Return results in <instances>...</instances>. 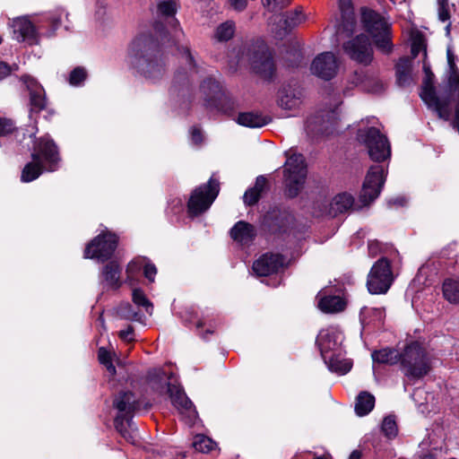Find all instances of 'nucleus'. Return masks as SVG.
Returning a JSON list of instances; mask_svg holds the SVG:
<instances>
[{
    "label": "nucleus",
    "instance_id": "obj_1",
    "mask_svg": "<svg viewBox=\"0 0 459 459\" xmlns=\"http://www.w3.org/2000/svg\"><path fill=\"white\" fill-rule=\"evenodd\" d=\"M130 56L137 72L146 80L156 82L163 78L166 64L157 42L150 36L135 38L130 45Z\"/></svg>",
    "mask_w": 459,
    "mask_h": 459
},
{
    "label": "nucleus",
    "instance_id": "obj_2",
    "mask_svg": "<svg viewBox=\"0 0 459 459\" xmlns=\"http://www.w3.org/2000/svg\"><path fill=\"white\" fill-rule=\"evenodd\" d=\"M401 370L411 383L423 378L431 370L430 360L425 349L417 342L405 346L400 356Z\"/></svg>",
    "mask_w": 459,
    "mask_h": 459
},
{
    "label": "nucleus",
    "instance_id": "obj_3",
    "mask_svg": "<svg viewBox=\"0 0 459 459\" xmlns=\"http://www.w3.org/2000/svg\"><path fill=\"white\" fill-rule=\"evenodd\" d=\"M149 375L151 377L150 383L152 388L160 394L166 391L169 395L172 404L180 414L186 416L189 421H193L197 418V411L193 403L178 386L166 380L165 374L161 370L153 369L149 372Z\"/></svg>",
    "mask_w": 459,
    "mask_h": 459
},
{
    "label": "nucleus",
    "instance_id": "obj_4",
    "mask_svg": "<svg viewBox=\"0 0 459 459\" xmlns=\"http://www.w3.org/2000/svg\"><path fill=\"white\" fill-rule=\"evenodd\" d=\"M361 22L364 29L370 34L377 48L384 54L393 50L391 42V28L386 21L377 13L363 9Z\"/></svg>",
    "mask_w": 459,
    "mask_h": 459
},
{
    "label": "nucleus",
    "instance_id": "obj_5",
    "mask_svg": "<svg viewBox=\"0 0 459 459\" xmlns=\"http://www.w3.org/2000/svg\"><path fill=\"white\" fill-rule=\"evenodd\" d=\"M284 184L286 195L296 197L303 187L307 177L305 159L301 154L290 155L284 164Z\"/></svg>",
    "mask_w": 459,
    "mask_h": 459
},
{
    "label": "nucleus",
    "instance_id": "obj_6",
    "mask_svg": "<svg viewBox=\"0 0 459 459\" xmlns=\"http://www.w3.org/2000/svg\"><path fill=\"white\" fill-rule=\"evenodd\" d=\"M423 71L425 77L422 82L420 98L429 108H432L437 113L440 118L450 120L452 112L448 108L449 103L446 102V98H445L443 95H440V92L437 94L435 91V76L430 70V66L426 62L423 63Z\"/></svg>",
    "mask_w": 459,
    "mask_h": 459
},
{
    "label": "nucleus",
    "instance_id": "obj_7",
    "mask_svg": "<svg viewBox=\"0 0 459 459\" xmlns=\"http://www.w3.org/2000/svg\"><path fill=\"white\" fill-rule=\"evenodd\" d=\"M220 192V183L214 177H211L207 184L195 188L187 203L190 216H197L207 211Z\"/></svg>",
    "mask_w": 459,
    "mask_h": 459
},
{
    "label": "nucleus",
    "instance_id": "obj_8",
    "mask_svg": "<svg viewBox=\"0 0 459 459\" xmlns=\"http://www.w3.org/2000/svg\"><path fill=\"white\" fill-rule=\"evenodd\" d=\"M358 138L365 143L370 159L377 162H382L391 156V146L385 135L382 134L376 127L360 129Z\"/></svg>",
    "mask_w": 459,
    "mask_h": 459
},
{
    "label": "nucleus",
    "instance_id": "obj_9",
    "mask_svg": "<svg viewBox=\"0 0 459 459\" xmlns=\"http://www.w3.org/2000/svg\"><path fill=\"white\" fill-rule=\"evenodd\" d=\"M394 281V274L390 261L382 257L371 267L368 275L367 287L372 294H385L390 289Z\"/></svg>",
    "mask_w": 459,
    "mask_h": 459
},
{
    "label": "nucleus",
    "instance_id": "obj_10",
    "mask_svg": "<svg viewBox=\"0 0 459 459\" xmlns=\"http://www.w3.org/2000/svg\"><path fill=\"white\" fill-rule=\"evenodd\" d=\"M118 237L110 231H103L89 242L84 249V258L108 260L117 249Z\"/></svg>",
    "mask_w": 459,
    "mask_h": 459
},
{
    "label": "nucleus",
    "instance_id": "obj_11",
    "mask_svg": "<svg viewBox=\"0 0 459 459\" xmlns=\"http://www.w3.org/2000/svg\"><path fill=\"white\" fill-rule=\"evenodd\" d=\"M385 181V170L382 165L371 166L366 175L359 194V202L368 205L374 202L381 193Z\"/></svg>",
    "mask_w": 459,
    "mask_h": 459
},
{
    "label": "nucleus",
    "instance_id": "obj_12",
    "mask_svg": "<svg viewBox=\"0 0 459 459\" xmlns=\"http://www.w3.org/2000/svg\"><path fill=\"white\" fill-rule=\"evenodd\" d=\"M31 158L35 161L43 160L48 171H55L61 160L56 144L48 137H41L35 143Z\"/></svg>",
    "mask_w": 459,
    "mask_h": 459
},
{
    "label": "nucleus",
    "instance_id": "obj_13",
    "mask_svg": "<svg viewBox=\"0 0 459 459\" xmlns=\"http://www.w3.org/2000/svg\"><path fill=\"white\" fill-rule=\"evenodd\" d=\"M250 52V64L253 70L264 79L273 78L275 73V65L268 47L260 43Z\"/></svg>",
    "mask_w": 459,
    "mask_h": 459
},
{
    "label": "nucleus",
    "instance_id": "obj_14",
    "mask_svg": "<svg viewBox=\"0 0 459 459\" xmlns=\"http://www.w3.org/2000/svg\"><path fill=\"white\" fill-rule=\"evenodd\" d=\"M344 52L353 61L368 65L373 60V48L368 38L360 34L343 44Z\"/></svg>",
    "mask_w": 459,
    "mask_h": 459
},
{
    "label": "nucleus",
    "instance_id": "obj_15",
    "mask_svg": "<svg viewBox=\"0 0 459 459\" xmlns=\"http://www.w3.org/2000/svg\"><path fill=\"white\" fill-rule=\"evenodd\" d=\"M339 65V59L333 53L323 52L314 58L310 70L316 76L329 81L337 74Z\"/></svg>",
    "mask_w": 459,
    "mask_h": 459
},
{
    "label": "nucleus",
    "instance_id": "obj_16",
    "mask_svg": "<svg viewBox=\"0 0 459 459\" xmlns=\"http://www.w3.org/2000/svg\"><path fill=\"white\" fill-rule=\"evenodd\" d=\"M285 264V257L280 254L266 253L253 264V271L258 276L276 273Z\"/></svg>",
    "mask_w": 459,
    "mask_h": 459
},
{
    "label": "nucleus",
    "instance_id": "obj_17",
    "mask_svg": "<svg viewBox=\"0 0 459 459\" xmlns=\"http://www.w3.org/2000/svg\"><path fill=\"white\" fill-rule=\"evenodd\" d=\"M113 406L117 410V416L123 420L133 417V413L140 409V403L132 392H120L113 400Z\"/></svg>",
    "mask_w": 459,
    "mask_h": 459
},
{
    "label": "nucleus",
    "instance_id": "obj_18",
    "mask_svg": "<svg viewBox=\"0 0 459 459\" xmlns=\"http://www.w3.org/2000/svg\"><path fill=\"white\" fill-rule=\"evenodd\" d=\"M13 34L18 41L26 42L29 45H35L39 42L36 30L27 18H18L13 22Z\"/></svg>",
    "mask_w": 459,
    "mask_h": 459
},
{
    "label": "nucleus",
    "instance_id": "obj_19",
    "mask_svg": "<svg viewBox=\"0 0 459 459\" xmlns=\"http://www.w3.org/2000/svg\"><path fill=\"white\" fill-rule=\"evenodd\" d=\"M339 9L342 15V22L338 26L337 32L351 35L355 30L356 21L351 0H338Z\"/></svg>",
    "mask_w": 459,
    "mask_h": 459
},
{
    "label": "nucleus",
    "instance_id": "obj_20",
    "mask_svg": "<svg viewBox=\"0 0 459 459\" xmlns=\"http://www.w3.org/2000/svg\"><path fill=\"white\" fill-rule=\"evenodd\" d=\"M256 235L255 227L244 221H238L230 230L231 238L242 245H246L253 241Z\"/></svg>",
    "mask_w": 459,
    "mask_h": 459
},
{
    "label": "nucleus",
    "instance_id": "obj_21",
    "mask_svg": "<svg viewBox=\"0 0 459 459\" xmlns=\"http://www.w3.org/2000/svg\"><path fill=\"white\" fill-rule=\"evenodd\" d=\"M396 82L400 87H410L415 83L412 74V61L407 57L401 58L396 64Z\"/></svg>",
    "mask_w": 459,
    "mask_h": 459
},
{
    "label": "nucleus",
    "instance_id": "obj_22",
    "mask_svg": "<svg viewBox=\"0 0 459 459\" xmlns=\"http://www.w3.org/2000/svg\"><path fill=\"white\" fill-rule=\"evenodd\" d=\"M116 429L120 435L130 444H138V434L135 429H133L132 418L123 419L121 416H117L114 421Z\"/></svg>",
    "mask_w": 459,
    "mask_h": 459
},
{
    "label": "nucleus",
    "instance_id": "obj_23",
    "mask_svg": "<svg viewBox=\"0 0 459 459\" xmlns=\"http://www.w3.org/2000/svg\"><path fill=\"white\" fill-rule=\"evenodd\" d=\"M322 355L329 368L333 372L344 375L348 373L352 368V361L349 359L342 357L340 354L327 355L322 351Z\"/></svg>",
    "mask_w": 459,
    "mask_h": 459
},
{
    "label": "nucleus",
    "instance_id": "obj_24",
    "mask_svg": "<svg viewBox=\"0 0 459 459\" xmlns=\"http://www.w3.org/2000/svg\"><path fill=\"white\" fill-rule=\"evenodd\" d=\"M121 268L117 262L110 261L102 269V280L108 287L117 289L121 285Z\"/></svg>",
    "mask_w": 459,
    "mask_h": 459
},
{
    "label": "nucleus",
    "instance_id": "obj_25",
    "mask_svg": "<svg viewBox=\"0 0 459 459\" xmlns=\"http://www.w3.org/2000/svg\"><path fill=\"white\" fill-rule=\"evenodd\" d=\"M267 186V179L264 176H258L255 179V186L253 187L248 188L243 196V201L245 204L251 206L255 204L261 195L264 192Z\"/></svg>",
    "mask_w": 459,
    "mask_h": 459
},
{
    "label": "nucleus",
    "instance_id": "obj_26",
    "mask_svg": "<svg viewBox=\"0 0 459 459\" xmlns=\"http://www.w3.org/2000/svg\"><path fill=\"white\" fill-rule=\"evenodd\" d=\"M375 396L367 391L360 392L355 402V412L358 416L368 415L375 407Z\"/></svg>",
    "mask_w": 459,
    "mask_h": 459
},
{
    "label": "nucleus",
    "instance_id": "obj_27",
    "mask_svg": "<svg viewBox=\"0 0 459 459\" xmlns=\"http://www.w3.org/2000/svg\"><path fill=\"white\" fill-rule=\"evenodd\" d=\"M318 307L325 313H338L344 309L345 303L339 296H325L320 299Z\"/></svg>",
    "mask_w": 459,
    "mask_h": 459
},
{
    "label": "nucleus",
    "instance_id": "obj_28",
    "mask_svg": "<svg viewBox=\"0 0 459 459\" xmlns=\"http://www.w3.org/2000/svg\"><path fill=\"white\" fill-rule=\"evenodd\" d=\"M270 119L257 113L246 112L238 117V123L248 127H261L269 123Z\"/></svg>",
    "mask_w": 459,
    "mask_h": 459
},
{
    "label": "nucleus",
    "instance_id": "obj_29",
    "mask_svg": "<svg viewBox=\"0 0 459 459\" xmlns=\"http://www.w3.org/2000/svg\"><path fill=\"white\" fill-rule=\"evenodd\" d=\"M300 97L290 90H283L280 92L278 104L285 110H296L300 105Z\"/></svg>",
    "mask_w": 459,
    "mask_h": 459
},
{
    "label": "nucleus",
    "instance_id": "obj_30",
    "mask_svg": "<svg viewBox=\"0 0 459 459\" xmlns=\"http://www.w3.org/2000/svg\"><path fill=\"white\" fill-rule=\"evenodd\" d=\"M400 356L401 353L396 350L389 348L375 351L372 353V359L375 362L388 365H394L400 361Z\"/></svg>",
    "mask_w": 459,
    "mask_h": 459
},
{
    "label": "nucleus",
    "instance_id": "obj_31",
    "mask_svg": "<svg viewBox=\"0 0 459 459\" xmlns=\"http://www.w3.org/2000/svg\"><path fill=\"white\" fill-rule=\"evenodd\" d=\"M354 204V197L349 193H341L336 195L332 203L331 209L335 213H342L350 210Z\"/></svg>",
    "mask_w": 459,
    "mask_h": 459
},
{
    "label": "nucleus",
    "instance_id": "obj_32",
    "mask_svg": "<svg viewBox=\"0 0 459 459\" xmlns=\"http://www.w3.org/2000/svg\"><path fill=\"white\" fill-rule=\"evenodd\" d=\"M30 101L31 111L39 112L46 108L47 100L45 91L40 86H33L30 90Z\"/></svg>",
    "mask_w": 459,
    "mask_h": 459
},
{
    "label": "nucleus",
    "instance_id": "obj_33",
    "mask_svg": "<svg viewBox=\"0 0 459 459\" xmlns=\"http://www.w3.org/2000/svg\"><path fill=\"white\" fill-rule=\"evenodd\" d=\"M192 446L195 451L207 454L217 448V444L209 437L204 434H197L194 437Z\"/></svg>",
    "mask_w": 459,
    "mask_h": 459
},
{
    "label": "nucleus",
    "instance_id": "obj_34",
    "mask_svg": "<svg viewBox=\"0 0 459 459\" xmlns=\"http://www.w3.org/2000/svg\"><path fill=\"white\" fill-rule=\"evenodd\" d=\"M443 295L448 302L459 304V280H446L443 283Z\"/></svg>",
    "mask_w": 459,
    "mask_h": 459
},
{
    "label": "nucleus",
    "instance_id": "obj_35",
    "mask_svg": "<svg viewBox=\"0 0 459 459\" xmlns=\"http://www.w3.org/2000/svg\"><path fill=\"white\" fill-rule=\"evenodd\" d=\"M43 171V166L40 161H32L25 165L22 171L21 179L22 182H31L38 178Z\"/></svg>",
    "mask_w": 459,
    "mask_h": 459
},
{
    "label": "nucleus",
    "instance_id": "obj_36",
    "mask_svg": "<svg viewBox=\"0 0 459 459\" xmlns=\"http://www.w3.org/2000/svg\"><path fill=\"white\" fill-rule=\"evenodd\" d=\"M284 30L295 28L306 21V15L302 13L301 9H295L290 11L283 15Z\"/></svg>",
    "mask_w": 459,
    "mask_h": 459
},
{
    "label": "nucleus",
    "instance_id": "obj_37",
    "mask_svg": "<svg viewBox=\"0 0 459 459\" xmlns=\"http://www.w3.org/2000/svg\"><path fill=\"white\" fill-rule=\"evenodd\" d=\"M235 33V23L232 21H227L220 24L214 33V38L218 41H228Z\"/></svg>",
    "mask_w": 459,
    "mask_h": 459
},
{
    "label": "nucleus",
    "instance_id": "obj_38",
    "mask_svg": "<svg viewBox=\"0 0 459 459\" xmlns=\"http://www.w3.org/2000/svg\"><path fill=\"white\" fill-rule=\"evenodd\" d=\"M178 7L177 0H164L158 4V12L162 16L172 17L176 14Z\"/></svg>",
    "mask_w": 459,
    "mask_h": 459
},
{
    "label": "nucleus",
    "instance_id": "obj_39",
    "mask_svg": "<svg viewBox=\"0 0 459 459\" xmlns=\"http://www.w3.org/2000/svg\"><path fill=\"white\" fill-rule=\"evenodd\" d=\"M201 90L207 98L213 99L221 91V86L216 80L207 78L203 82Z\"/></svg>",
    "mask_w": 459,
    "mask_h": 459
},
{
    "label": "nucleus",
    "instance_id": "obj_40",
    "mask_svg": "<svg viewBox=\"0 0 459 459\" xmlns=\"http://www.w3.org/2000/svg\"><path fill=\"white\" fill-rule=\"evenodd\" d=\"M133 301L135 305L139 307H143L147 313L151 314L152 311V304L151 301L146 298L143 291L140 289H134L133 290Z\"/></svg>",
    "mask_w": 459,
    "mask_h": 459
},
{
    "label": "nucleus",
    "instance_id": "obj_41",
    "mask_svg": "<svg viewBox=\"0 0 459 459\" xmlns=\"http://www.w3.org/2000/svg\"><path fill=\"white\" fill-rule=\"evenodd\" d=\"M382 431L384 434L391 438L397 434V426L394 419L391 416L385 417L382 423Z\"/></svg>",
    "mask_w": 459,
    "mask_h": 459
},
{
    "label": "nucleus",
    "instance_id": "obj_42",
    "mask_svg": "<svg viewBox=\"0 0 459 459\" xmlns=\"http://www.w3.org/2000/svg\"><path fill=\"white\" fill-rule=\"evenodd\" d=\"M423 51L424 57L427 56V48L425 39L422 35H417L413 38L411 43V55L416 57L420 52Z\"/></svg>",
    "mask_w": 459,
    "mask_h": 459
},
{
    "label": "nucleus",
    "instance_id": "obj_43",
    "mask_svg": "<svg viewBox=\"0 0 459 459\" xmlns=\"http://www.w3.org/2000/svg\"><path fill=\"white\" fill-rule=\"evenodd\" d=\"M87 77V72L83 67L74 68L69 76V82L74 86L80 85Z\"/></svg>",
    "mask_w": 459,
    "mask_h": 459
},
{
    "label": "nucleus",
    "instance_id": "obj_44",
    "mask_svg": "<svg viewBox=\"0 0 459 459\" xmlns=\"http://www.w3.org/2000/svg\"><path fill=\"white\" fill-rule=\"evenodd\" d=\"M264 8L269 12H277L285 8L290 0H261Z\"/></svg>",
    "mask_w": 459,
    "mask_h": 459
},
{
    "label": "nucleus",
    "instance_id": "obj_45",
    "mask_svg": "<svg viewBox=\"0 0 459 459\" xmlns=\"http://www.w3.org/2000/svg\"><path fill=\"white\" fill-rule=\"evenodd\" d=\"M438 18L441 22H446L450 19L447 0H438Z\"/></svg>",
    "mask_w": 459,
    "mask_h": 459
},
{
    "label": "nucleus",
    "instance_id": "obj_46",
    "mask_svg": "<svg viewBox=\"0 0 459 459\" xmlns=\"http://www.w3.org/2000/svg\"><path fill=\"white\" fill-rule=\"evenodd\" d=\"M14 126L12 120L0 117V136H5L14 131Z\"/></svg>",
    "mask_w": 459,
    "mask_h": 459
},
{
    "label": "nucleus",
    "instance_id": "obj_47",
    "mask_svg": "<svg viewBox=\"0 0 459 459\" xmlns=\"http://www.w3.org/2000/svg\"><path fill=\"white\" fill-rule=\"evenodd\" d=\"M446 57H447V65H448V73L459 72L456 62L458 60L457 56L454 54L453 50L448 48L446 49Z\"/></svg>",
    "mask_w": 459,
    "mask_h": 459
},
{
    "label": "nucleus",
    "instance_id": "obj_48",
    "mask_svg": "<svg viewBox=\"0 0 459 459\" xmlns=\"http://www.w3.org/2000/svg\"><path fill=\"white\" fill-rule=\"evenodd\" d=\"M118 336L121 340L126 342H134V328L131 325H128L126 329L121 330L118 333Z\"/></svg>",
    "mask_w": 459,
    "mask_h": 459
},
{
    "label": "nucleus",
    "instance_id": "obj_49",
    "mask_svg": "<svg viewBox=\"0 0 459 459\" xmlns=\"http://www.w3.org/2000/svg\"><path fill=\"white\" fill-rule=\"evenodd\" d=\"M98 359L102 365H105L112 361V355L105 348L100 347L98 351Z\"/></svg>",
    "mask_w": 459,
    "mask_h": 459
},
{
    "label": "nucleus",
    "instance_id": "obj_50",
    "mask_svg": "<svg viewBox=\"0 0 459 459\" xmlns=\"http://www.w3.org/2000/svg\"><path fill=\"white\" fill-rule=\"evenodd\" d=\"M156 273H157V269L154 264H146L144 265L143 274L150 281H152V282L154 281V277H155Z\"/></svg>",
    "mask_w": 459,
    "mask_h": 459
},
{
    "label": "nucleus",
    "instance_id": "obj_51",
    "mask_svg": "<svg viewBox=\"0 0 459 459\" xmlns=\"http://www.w3.org/2000/svg\"><path fill=\"white\" fill-rule=\"evenodd\" d=\"M141 269V264L136 261H132L126 267V274L128 279H132L134 275Z\"/></svg>",
    "mask_w": 459,
    "mask_h": 459
},
{
    "label": "nucleus",
    "instance_id": "obj_52",
    "mask_svg": "<svg viewBox=\"0 0 459 459\" xmlns=\"http://www.w3.org/2000/svg\"><path fill=\"white\" fill-rule=\"evenodd\" d=\"M190 134H191V140L195 144H199L202 143L203 136H202V132L200 131V129H198L196 127H192Z\"/></svg>",
    "mask_w": 459,
    "mask_h": 459
},
{
    "label": "nucleus",
    "instance_id": "obj_53",
    "mask_svg": "<svg viewBox=\"0 0 459 459\" xmlns=\"http://www.w3.org/2000/svg\"><path fill=\"white\" fill-rule=\"evenodd\" d=\"M230 4L231 7L238 12L243 11L246 9L247 2V0H228Z\"/></svg>",
    "mask_w": 459,
    "mask_h": 459
},
{
    "label": "nucleus",
    "instance_id": "obj_54",
    "mask_svg": "<svg viewBox=\"0 0 459 459\" xmlns=\"http://www.w3.org/2000/svg\"><path fill=\"white\" fill-rule=\"evenodd\" d=\"M369 312L376 317V319L381 323L385 317V311L384 307L371 308Z\"/></svg>",
    "mask_w": 459,
    "mask_h": 459
},
{
    "label": "nucleus",
    "instance_id": "obj_55",
    "mask_svg": "<svg viewBox=\"0 0 459 459\" xmlns=\"http://www.w3.org/2000/svg\"><path fill=\"white\" fill-rule=\"evenodd\" d=\"M10 73L9 65L4 62H0V81L8 76Z\"/></svg>",
    "mask_w": 459,
    "mask_h": 459
},
{
    "label": "nucleus",
    "instance_id": "obj_56",
    "mask_svg": "<svg viewBox=\"0 0 459 459\" xmlns=\"http://www.w3.org/2000/svg\"><path fill=\"white\" fill-rule=\"evenodd\" d=\"M368 90L371 92L377 93L384 90V84L379 80H374V85L372 88H368Z\"/></svg>",
    "mask_w": 459,
    "mask_h": 459
},
{
    "label": "nucleus",
    "instance_id": "obj_57",
    "mask_svg": "<svg viewBox=\"0 0 459 459\" xmlns=\"http://www.w3.org/2000/svg\"><path fill=\"white\" fill-rule=\"evenodd\" d=\"M183 50H184V54H185L186 62H188L189 65H193L194 59L190 53L189 48L187 47H184Z\"/></svg>",
    "mask_w": 459,
    "mask_h": 459
},
{
    "label": "nucleus",
    "instance_id": "obj_58",
    "mask_svg": "<svg viewBox=\"0 0 459 459\" xmlns=\"http://www.w3.org/2000/svg\"><path fill=\"white\" fill-rule=\"evenodd\" d=\"M361 456H362V454L359 450H353L351 453L349 459H361Z\"/></svg>",
    "mask_w": 459,
    "mask_h": 459
},
{
    "label": "nucleus",
    "instance_id": "obj_59",
    "mask_svg": "<svg viewBox=\"0 0 459 459\" xmlns=\"http://www.w3.org/2000/svg\"><path fill=\"white\" fill-rule=\"evenodd\" d=\"M106 367V368L108 369V371L111 374V375H115L116 374V368L115 366L113 365L112 361L109 362V363H107L104 365Z\"/></svg>",
    "mask_w": 459,
    "mask_h": 459
},
{
    "label": "nucleus",
    "instance_id": "obj_60",
    "mask_svg": "<svg viewBox=\"0 0 459 459\" xmlns=\"http://www.w3.org/2000/svg\"><path fill=\"white\" fill-rule=\"evenodd\" d=\"M106 367V368L108 369V371L111 374V375H115L116 374V368L115 366L113 365L112 361L109 362V363H107L104 365Z\"/></svg>",
    "mask_w": 459,
    "mask_h": 459
},
{
    "label": "nucleus",
    "instance_id": "obj_61",
    "mask_svg": "<svg viewBox=\"0 0 459 459\" xmlns=\"http://www.w3.org/2000/svg\"><path fill=\"white\" fill-rule=\"evenodd\" d=\"M420 459H435V456L431 454H426L422 455Z\"/></svg>",
    "mask_w": 459,
    "mask_h": 459
},
{
    "label": "nucleus",
    "instance_id": "obj_62",
    "mask_svg": "<svg viewBox=\"0 0 459 459\" xmlns=\"http://www.w3.org/2000/svg\"><path fill=\"white\" fill-rule=\"evenodd\" d=\"M53 22H54V24H55L56 26H58V25L61 23V19H60V17L54 19V20H53Z\"/></svg>",
    "mask_w": 459,
    "mask_h": 459
},
{
    "label": "nucleus",
    "instance_id": "obj_63",
    "mask_svg": "<svg viewBox=\"0 0 459 459\" xmlns=\"http://www.w3.org/2000/svg\"><path fill=\"white\" fill-rule=\"evenodd\" d=\"M204 325V321L203 320H199L197 323H196V328H201L203 327Z\"/></svg>",
    "mask_w": 459,
    "mask_h": 459
},
{
    "label": "nucleus",
    "instance_id": "obj_64",
    "mask_svg": "<svg viewBox=\"0 0 459 459\" xmlns=\"http://www.w3.org/2000/svg\"><path fill=\"white\" fill-rule=\"evenodd\" d=\"M315 459H325V458H323V457H316V458H315Z\"/></svg>",
    "mask_w": 459,
    "mask_h": 459
}]
</instances>
